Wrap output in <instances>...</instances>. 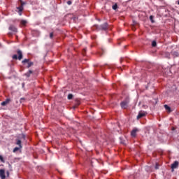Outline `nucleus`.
<instances>
[{
    "instance_id": "obj_29",
    "label": "nucleus",
    "mask_w": 179,
    "mask_h": 179,
    "mask_svg": "<svg viewBox=\"0 0 179 179\" xmlns=\"http://www.w3.org/2000/svg\"><path fill=\"white\" fill-rule=\"evenodd\" d=\"M6 176H7V177H9V172H8V171H6Z\"/></svg>"
},
{
    "instance_id": "obj_5",
    "label": "nucleus",
    "mask_w": 179,
    "mask_h": 179,
    "mask_svg": "<svg viewBox=\"0 0 179 179\" xmlns=\"http://www.w3.org/2000/svg\"><path fill=\"white\" fill-rule=\"evenodd\" d=\"M128 103H129V101L128 99L121 102L120 106L122 108H128Z\"/></svg>"
},
{
    "instance_id": "obj_3",
    "label": "nucleus",
    "mask_w": 179,
    "mask_h": 179,
    "mask_svg": "<svg viewBox=\"0 0 179 179\" xmlns=\"http://www.w3.org/2000/svg\"><path fill=\"white\" fill-rule=\"evenodd\" d=\"M96 29H99V30H107L108 29V24L104 23L101 24L100 27L96 26Z\"/></svg>"
},
{
    "instance_id": "obj_20",
    "label": "nucleus",
    "mask_w": 179,
    "mask_h": 179,
    "mask_svg": "<svg viewBox=\"0 0 179 179\" xmlns=\"http://www.w3.org/2000/svg\"><path fill=\"white\" fill-rule=\"evenodd\" d=\"M157 45V43H156V41H153L152 42V47H156Z\"/></svg>"
},
{
    "instance_id": "obj_14",
    "label": "nucleus",
    "mask_w": 179,
    "mask_h": 179,
    "mask_svg": "<svg viewBox=\"0 0 179 179\" xmlns=\"http://www.w3.org/2000/svg\"><path fill=\"white\" fill-rule=\"evenodd\" d=\"M164 108L166 110V111H169V113H171V108L170 106H168L167 105H164Z\"/></svg>"
},
{
    "instance_id": "obj_15",
    "label": "nucleus",
    "mask_w": 179,
    "mask_h": 179,
    "mask_svg": "<svg viewBox=\"0 0 179 179\" xmlns=\"http://www.w3.org/2000/svg\"><path fill=\"white\" fill-rule=\"evenodd\" d=\"M20 149H22V148H20V147H15L13 149V153H16V152H17V150H20Z\"/></svg>"
},
{
    "instance_id": "obj_30",
    "label": "nucleus",
    "mask_w": 179,
    "mask_h": 179,
    "mask_svg": "<svg viewBox=\"0 0 179 179\" xmlns=\"http://www.w3.org/2000/svg\"><path fill=\"white\" fill-rule=\"evenodd\" d=\"M8 35L9 36H12V33H8Z\"/></svg>"
},
{
    "instance_id": "obj_11",
    "label": "nucleus",
    "mask_w": 179,
    "mask_h": 179,
    "mask_svg": "<svg viewBox=\"0 0 179 179\" xmlns=\"http://www.w3.org/2000/svg\"><path fill=\"white\" fill-rule=\"evenodd\" d=\"M33 73V71L29 70L27 73H25L24 76H27V78H30V76Z\"/></svg>"
},
{
    "instance_id": "obj_7",
    "label": "nucleus",
    "mask_w": 179,
    "mask_h": 179,
    "mask_svg": "<svg viewBox=\"0 0 179 179\" xmlns=\"http://www.w3.org/2000/svg\"><path fill=\"white\" fill-rule=\"evenodd\" d=\"M0 178L1 179L6 178V176H5V169H0Z\"/></svg>"
},
{
    "instance_id": "obj_12",
    "label": "nucleus",
    "mask_w": 179,
    "mask_h": 179,
    "mask_svg": "<svg viewBox=\"0 0 179 179\" xmlns=\"http://www.w3.org/2000/svg\"><path fill=\"white\" fill-rule=\"evenodd\" d=\"M163 57H164L165 58H170V53L168 52H164L162 54Z\"/></svg>"
},
{
    "instance_id": "obj_22",
    "label": "nucleus",
    "mask_w": 179,
    "mask_h": 179,
    "mask_svg": "<svg viewBox=\"0 0 179 179\" xmlns=\"http://www.w3.org/2000/svg\"><path fill=\"white\" fill-rule=\"evenodd\" d=\"M0 160L2 163H5V160H3V157H2V155H0Z\"/></svg>"
},
{
    "instance_id": "obj_9",
    "label": "nucleus",
    "mask_w": 179,
    "mask_h": 179,
    "mask_svg": "<svg viewBox=\"0 0 179 179\" xmlns=\"http://www.w3.org/2000/svg\"><path fill=\"white\" fill-rule=\"evenodd\" d=\"M178 161H175L172 164H171V169L172 170H174V169H177V167H178Z\"/></svg>"
},
{
    "instance_id": "obj_8",
    "label": "nucleus",
    "mask_w": 179,
    "mask_h": 179,
    "mask_svg": "<svg viewBox=\"0 0 179 179\" xmlns=\"http://www.w3.org/2000/svg\"><path fill=\"white\" fill-rule=\"evenodd\" d=\"M9 30H10L11 31H13V33H17V28H16V27L13 25H10L9 27Z\"/></svg>"
},
{
    "instance_id": "obj_18",
    "label": "nucleus",
    "mask_w": 179,
    "mask_h": 179,
    "mask_svg": "<svg viewBox=\"0 0 179 179\" xmlns=\"http://www.w3.org/2000/svg\"><path fill=\"white\" fill-rule=\"evenodd\" d=\"M67 98L69 100H72V99H73V95L72 94H69Z\"/></svg>"
},
{
    "instance_id": "obj_16",
    "label": "nucleus",
    "mask_w": 179,
    "mask_h": 179,
    "mask_svg": "<svg viewBox=\"0 0 179 179\" xmlns=\"http://www.w3.org/2000/svg\"><path fill=\"white\" fill-rule=\"evenodd\" d=\"M16 144L18 145L20 148H22V141L17 140Z\"/></svg>"
},
{
    "instance_id": "obj_19",
    "label": "nucleus",
    "mask_w": 179,
    "mask_h": 179,
    "mask_svg": "<svg viewBox=\"0 0 179 179\" xmlns=\"http://www.w3.org/2000/svg\"><path fill=\"white\" fill-rule=\"evenodd\" d=\"M112 8L113 9V10H117V9L118 8V6L117 4H115L112 6Z\"/></svg>"
},
{
    "instance_id": "obj_2",
    "label": "nucleus",
    "mask_w": 179,
    "mask_h": 179,
    "mask_svg": "<svg viewBox=\"0 0 179 179\" xmlns=\"http://www.w3.org/2000/svg\"><path fill=\"white\" fill-rule=\"evenodd\" d=\"M22 63L23 64V65H25V64H27V68L29 69L31 66H33V65H34V63L33 62H31L29 59H24Z\"/></svg>"
},
{
    "instance_id": "obj_25",
    "label": "nucleus",
    "mask_w": 179,
    "mask_h": 179,
    "mask_svg": "<svg viewBox=\"0 0 179 179\" xmlns=\"http://www.w3.org/2000/svg\"><path fill=\"white\" fill-rule=\"evenodd\" d=\"M53 37H54V33L52 32L50 34V38H52Z\"/></svg>"
},
{
    "instance_id": "obj_26",
    "label": "nucleus",
    "mask_w": 179,
    "mask_h": 179,
    "mask_svg": "<svg viewBox=\"0 0 179 179\" xmlns=\"http://www.w3.org/2000/svg\"><path fill=\"white\" fill-rule=\"evenodd\" d=\"M25 100H26V99H24V98H21L20 100V103H23V101H24Z\"/></svg>"
},
{
    "instance_id": "obj_4",
    "label": "nucleus",
    "mask_w": 179,
    "mask_h": 179,
    "mask_svg": "<svg viewBox=\"0 0 179 179\" xmlns=\"http://www.w3.org/2000/svg\"><path fill=\"white\" fill-rule=\"evenodd\" d=\"M20 3H21V6H19V7H17V10H18V13H19L20 15H22V12H23V5H24L25 3L23 2L22 0H20Z\"/></svg>"
},
{
    "instance_id": "obj_17",
    "label": "nucleus",
    "mask_w": 179,
    "mask_h": 179,
    "mask_svg": "<svg viewBox=\"0 0 179 179\" xmlns=\"http://www.w3.org/2000/svg\"><path fill=\"white\" fill-rule=\"evenodd\" d=\"M20 23H21V24L22 26H24L25 24H27V21H26V20H21Z\"/></svg>"
},
{
    "instance_id": "obj_1",
    "label": "nucleus",
    "mask_w": 179,
    "mask_h": 179,
    "mask_svg": "<svg viewBox=\"0 0 179 179\" xmlns=\"http://www.w3.org/2000/svg\"><path fill=\"white\" fill-rule=\"evenodd\" d=\"M17 54H18V57L17 55H13V59H19V61L22 60L23 58V53H22V50H17Z\"/></svg>"
},
{
    "instance_id": "obj_28",
    "label": "nucleus",
    "mask_w": 179,
    "mask_h": 179,
    "mask_svg": "<svg viewBox=\"0 0 179 179\" xmlns=\"http://www.w3.org/2000/svg\"><path fill=\"white\" fill-rule=\"evenodd\" d=\"M67 3H68L69 5H72V1H67Z\"/></svg>"
},
{
    "instance_id": "obj_23",
    "label": "nucleus",
    "mask_w": 179,
    "mask_h": 179,
    "mask_svg": "<svg viewBox=\"0 0 179 179\" xmlns=\"http://www.w3.org/2000/svg\"><path fill=\"white\" fill-rule=\"evenodd\" d=\"M86 50H87L86 48H84V49L83 50V55H86Z\"/></svg>"
},
{
    "instance_id": "obj_13",
    "label": "nucleus",
    "mask_w": 179,
    "mask_h": 179,
    "mask_svg": "<svg viewBox=\"0 0 179 179\" xmlns=\"http://www.w3.org/2000/svg\"><path fill=\"white\" fill-rule=\"evenodd\" d=\"M138 131L137 129H133V130L131 131V136H136V131Z\"/></svg>"
},
{
    "instance_id": "obj_21",
    "label": "nucleus",
    "mask_w": 179,
    "mask_h": 179,
    "mask_svg": "<svg viewBox=\"0 0 179 179\" xmlns=\"http://www.w3.org/2000/svg\"><path fill=\"white\" fill-rule=\"evenodd\" d=\"M173 55L174 57H178L179 56V53H178V52L174 51V52H173Z\"/></svg>"
},
{
    "instance_id": "obj_10",
    "label": "nucleus",
    "mask_w": 179,
    "mask_h": 179,
    "mask_svg": "<svg viewBox=\"0 0 179 179\" xmlns=\"http://www.w3.org/2000/svg\"><path fill=\"white\" fill-rule=\"evenodd\" d=\"M9 103H10V99H7L4 101L1 102V106H4L9 104Z\"/></svg>"
},
{
    "instance_id": "obj_27",
    "label": "nucleus",
    "mask_w": 179,
    "mask_h": 179,
    "mask_svg": "<svg viewBox=\"0 0 179 179\" xmlns=\"http://www.w3.org/2000/svg\"><path fill=\"white\" fill-rule=\"evenodd\" d=\"M155 170H159V164H156Z\"/></svg>"
},
{
    "instance_id": "obj_6",
    "label": "nucleus",
    "mask_w": 179,
    "mask_h": 179,
    "mask_svg": "<svg viewBox=\"0 0 179 179\" xmlns=\"http://www.w3.org/2000/svg\"><path fill=\"white\" fill-rule=\"evenodd\" d=\"M146 116V113L140 111L138 115H137V120H141V118H143V117Z\"/></svg>"
},
{
    "instance_id": "obj_24",
    "label": "nucleus",
    "mask_w": 179,
    "mask_h": 179,
    "mask_svg": "<svg viewBox=\"0 0 179 179\" xmlns=\"http://www.w3.org/2000/svg\"><path fill=\"white\" fill-rule=\"evenodd\" d=\"M150 20H151L152 23H153V15L150 16Z\"/></svg>"
}]
</instances>
